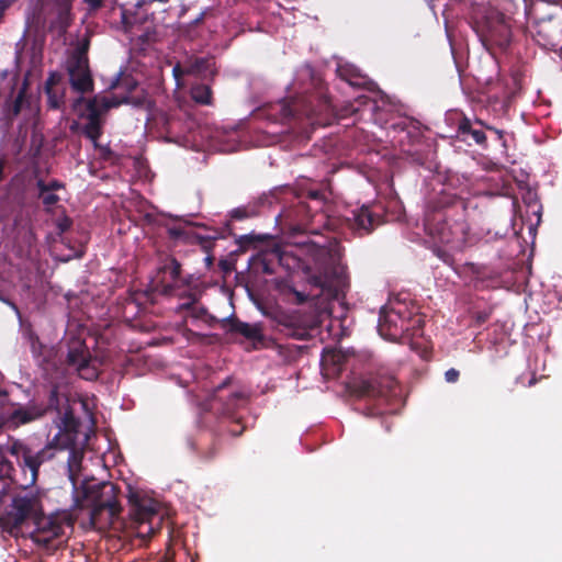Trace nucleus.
<instances>
[{
  "mask_svg": "<svg viewBox=\"0 0 562 562\" xmlns=\"http://www.w3.org/2000/svg\"><path fill=\"white\" fill-rule=\"evenodd\" d=\"M303 289L297 290L292 285L284 289L289 300L302 305L308 301H331L338 299L347 285L344 268L335 263L333 258L325 256L314 266H303Z\"/></svg>",
  "mask_w": 562,
  "mask_h": 562,
  "instance_id": "1",
  "label": "nucleus"
},
{
  "mask_svg": "<svg viewBox=\"0 0 562 562\" xmlns=\"http://www.w3.org/2000/svg\"><path fill=\"white\" fill-rule=\"evenodd\" d=\"M463 200L448 195L428 202L425 212V231L441 244L464 243L470 232Z\"/></svg>",
  "mask_w": 562,
  "mask_h": 562,
  "instance_id": "2",
  "label": "nucleus"
},
{
  "mask_svg": "<svg viewBox=\"0 0 562 562\" xmlns=\"http://www.w3.org/2000/svg\"><path fill=\"white\" fill-rule=\"evenodd\" d=\"M120 488L111 482L85 481L76 491L75 506L89 509V522L104 529L119 518L122 506L117 501Z\"/></svg>",
  "mask_w": 562,
  "mask_h": 562,
  "instance_id": "3",
  "label": "nucleus"
},
{
  "mask_svg": "<svg viewBox=\"0 0 562 562\" xmlns=\"http://www.w3.org/2000/svg\"><path fill=\"white\" fill-rule=\"evenodd\" d=\"M276 121L290 123L306 119L311 126H327L335 120V110L323 89L302 93L289 101L281 100L272 109Z\"/></svg>",
  "mask_w": 562,
  "mask_h": 562,
  "instance_id": "4",
  "label": "nucleus"
},
{
  "mask_svg": "<svg viewBox=\"0 0 562 562\" xmlns=\"http://www.w3.org/2000/svg\"><path fill=\"white\" fill-rule=\"evenodd\" d=\"M42 503L35 495H18L3 515L0 516L2 531L11 537L26 536L41 514Z\"/></svg>",
  "mask_w": 562,
  "mask_h": 562,
  "instance_id": "5",
  "label": "nucleus"
},
{
  "mask_svg": "<svg viewBox=\"0 0 562 562\" xmlns=\"http://www.w3.org/2000/svg\"><path fill=\"white\" fill-rule=\"evenodd\" d=\"M75 518L69 512H55L49 515L38 514L27 536L34 543L47 550H56L65 536L66 529H72Z\"/></svg>",
  "mask_w": 562,
  "mask_h": 562,
  "instance_id": "6",
  "label": "nucleus"
},
{
  "mask_svg": "<svg viewBox=\"0 0 562 562\" xmlns=\"http://www.w3.org/2000/svg\"><path fill=\"white\" fill-rule=\"evenodd\" d=\"M154 2L166 4L169 0H137L135 5L138 11L136 12H131L124 8L120 9L122 30L143 43H149L156 36L154 19H149L146 12Z\"/></svg>",
  "mask_w": 562,
  "mask_h": 562,
  "instance_id": "7",
  "label": "nucleus"
},
{
  "mask_svg": "<svg viewBox=\"0 0 562 562\" xmlns=\"http://www.w3.org/2000/svg\"><path fill=\"white\" fill-rule=\"evenodd\" d=\"M58 407L59 391L57 385H53L46 404L31 401L26 405H19L8 415L7 425L10 428H18L42 418L48 411L58 409Z\"/></svg>",
  "mask_w": 562,
  "mask_h": 562,
  "instance_id": "8",
  "label": "nucleus"
},
{
  "mask_svg": "<svg viewBox=\"0 0 562 562\" xmlns=\"http://www.w3.org/2000/svg\"><path fill=\"white\" fill-rule=\"evenodd\" d=\"M157 277L164 294H172L176 290L188 288L193 276H182V266L173 256H166L157 268Z\"/></svg>",
  "mask_w": 562,
  "mask_h": 562,
  "instance_id": "9",
  "label": "nucleus"
},
{
  "mask_svg": "<svg viewBox=\"0 0 562 562\" xmlns=\"http://www.w3.org/2000/svg\"><path fill=\"white\" fill-rule=\"evenodd\" d=\"M356 392L359 396L390 403L400 394V386L391 375H376L360 381Z\"/></svg>",
  "mask_w": 562,
  "mask_h": 562,
  "instance_id": "10",
  "label": "nucleus"
},
{
  "mask_svg": "<svg viewBox=\"0 0 562 562\" xmlns=\"http://www.w3.org/2000/svg\"><path fill=\"white\" fill-rule=\"evenodd\" d=\"M130 512L128 516L135 527L139 528L148 524L147 533L154 532V520L160 521L158 504L149 497L142 496L137 492L128 495Z\"/></svg>",
  "mask_w": 562,
  "mask_h": 562,
  "instance_id": "11",
  "label": "nucleus"
},
{
  "mask_svg": "<svg viewBox=\"0 0 562 562\" xmlns=\"http://www.w3.org/2000/svg\"><path fill=\"white\" fill-rule=\"evenodd\" d=\"M56 448H59V442L53 439L38 451H34L31 447L23 443H14L12 452L16 454L23 465L31 471L33 481H35L38 475L40 467L55 458Z\"/></svg>",
  "mask_w": 562,
  "mask_h": 562,
  "instance_id": "12",
  "label": "nucleus"
},
{
  "mask_svg": "<svg viewBox=\"0 0 562 562\" xmlns=\"http://www.w3.org/2000/svg\"><path fill=\"white\" fill-rule=\"evenodd\" d=\"M379 334L387 340L395 341L408 335L411 327L403 311L382 307L378 324Z\"/></svg>",
  "mask_w": 562,
  "mask_h": 562,
  "instance_id": "13",
  "label": "nucleus"
},
{
  "mask_svg": "<svg viewBox=\"0 0 562 562\" xmlns=\"http://www.w3.org/2000/svg\"><path fill=\"white\" fill-rule=\"evenodd\" d=\"M66 70L71 88L79 93H88L93 90V78L89 65V58L69 55L66 60Z\"/></svg>",
  "mask_w": 562,
  "mask_h": 562,
  "instance_id": "14",
  "label": "nucleus"
},
{
  "mask_svg": "<svg viewBox=\"0 0 562 562\" xmlns=\"http://www.w3.org/2000/svg\"><path fill=\"white\" fill-rule=\"evenodd\" d=\"M486 127L487 124H485L482 120H471L467 116H463L458 122L457 138L468 144L469 146L477 145L483 149H486L488 147Z\"/></svg>",
  "mask_w": 562,
  "mask_h": 562,
  "instance_id": "15",
  "label": "nucleus"
},
{
  "mask_svg": "<svg viewBox=\"0 0 562 562\" xmlns=\"http://www.w3.org/2000/svg\"><path fill=\"white\" fill-rule=\"evenodd\" d=\"M512 41V31L509 24L505 20L504 14L488 19L486 22V31L483 34L484 44L497 46L499 49H506Z\"/></svg>",
  "mask_w": 562,
  "mask_h": 562,
  "instance_id": "16",
  "label": "nucleus"
},
{
  "mask_svg": "<svg viewBox=\"0 0 562 562\" xmlns=\"http://www.w3.org/2000/svg\"><path fill=\"white\" fill-rule=\"evenodd\" d=\"M346 220L358 236L369 235L382 223L381 217L368 205L352 210Z\"/></svg>",
  "mask_w": 562,
  "mask_h": 562,
  "instance_id": "17",
  "label": "nucleus"
},
{
  "mask_svg": "<svg viewBox=\"0 0 562 562\" xmlns=\"http://www.w3.org/2000/svg\"><path fill=\"white\" fill-rule=\"evenodd\" d=\"M80 427V419L74 415L70 407H67L60 419V431L54 437L59 442V449L75 448Z\"/></svg>",
  "mask_w": 562,
  "mask_h": 562,
  "instance_id": "18",
  "label": "nucleus"
},
{
  "mask_svg": "<svg viewBox=\"0 0 562 562\" xmlns=\"http://www.w3.org/2000/svg\"><path fill=\"white\" fill-rule=\"evenodd\" d=\"M227 333L240 335L252 344L254 349H258L265 344L262 326L258 323L249 324L236 317L227 318Z\"/></svg>",
  "mask_w": 562,
  "mask_h": 562,
  "instance_id": "19",
  "label": "nucleus"
},
{
  "mask_svg": "<svg viewBox=\"0 0 562 562\" xmlns=\"http://www.w3.org/2000/svg\"><path fill=\"white\" fill-rule=\"evenodd\" d=\"M245 401V395L241 392H232L227 401L224 404V413L232 417L231 425L228 427V431L232 436H241L246 429V426L243 424L240 417H236L234 415L235 409L238 407L239 402Z\"/></svg>",
  "mask_w": 562,
  "mask_h": 562,
  "instance_id": "20",
  "label": "nucleus"
},
{
  "mask_svg": "<svg viewBox=\"0 0 562 562\" xmlns=\"http://www.w3.org/2000/svg\"><path fill=\"white\" fill-rule=\"evenodd\" d=\"M91 357L85 340L80 338H72L68 342V351L66 361L67 364L74 368L82 364L87 359Z\"/></svg>",
  "mask_w": 562,
  "mask_h": 562,
  "instance_id": "21",
  "label": "nucleus"
},
{
  "mask_svg": "<svg viewBox=\"0 0 562 562\" xmlns=\"http://www.w3.org/2000/svg\"><path fill=\"white\" fill-rule=\"evenodd\" d=\"M338 77L352 87L361 88L368 83V79L352 65H340L337 68Z\"/></svg>",
  "mask_w": 562,
  "mask_h": 562,
  "instance_id": "22",
  "label": "nucleus"
},
{
  "mask_svg": "<svg viewBox=\"0 0 562 562\" xmlns=\"http://www.w3.org/2000/svg\"><path fill=\"white\" fill-rule=\"evenodd\" d=\"M120 102H116V98H108L104 95H94L87 100L86 109L87 114H93L95 112L97 117H101L102 113L106 112L111 108L119 106Z\"/></svg>",
  "mask_w": 562,
  "mask_h": 562,
  "instance_id": "23",
  "label": "nucleus"
},
{
  "mask_svg": "<svg viewBox=\"0 0 562 562\" xmlns=\"http://www.w3.org/2000/svg\"><path fill=\"white\" fill-rule=\"evenodd\" d=\"M87 124L83 126V135L93 142L97 146V142L102 135V125L100 117H97L95 112L93 114H87Z\"/></svg>",
  "mask_w": 562,
  "mask_h": 562,
  "instance_id": "24",
  "label": "nucleus"
},
{
  "mask_svg": "<svg viewBox=\"0 0 562 562\" xmlns=\"http://www.w3.org/2000/svg\"><path fill=\"white\" fill-rule=\"evenodd\" d=\"M346 362V355L340 350H324L322 355V364L333 367V371L340 372Z\"/></svg>",
  "mask_w": 562,
  "mask_h": 562,
  "instance_id": "25",
  "label": "nucleus"
},
{
  "mask_svg": "<svg viewBox=\"0 0 562 562\" xmlns=\"http://www.w3.org/2000/svg\"><path fill=\"white\" fill-rule=\"evenodd\" d=\"M25 101V89H21L13 101H7L3 106L5 117L12 122L22 111Z\"/></svg>",
  "mask_w": 562,
  "mask_h": 562,
  "instance_id": "26",
  "label": "nucleus"
},
{
  "mask_svg": "<svg viewBox=\"0 0 562 562\" xmlns=\"http://www.w3.org/2000/svg\"><path fill=\"white\" fill-rule=\"evenodd\" d=\"M212 89L210 86L204 83H198L194 85L191 88V98L194 102L202 104V105H209L212 103Z\"/></svg>",
  "mask_w": 562,
  "mask_h": 562,
  "instance_id": "27",
  "label": "nucleus"
},
{
  "mask_svg": "<svg viewBox=\"0 0 562 562\" xmlns=\"http://www.w3.org/2000/svg\"><path fill=\"white\" fill-rule=\"evenodd\" d=\"M72 22L71 4L60 2L57 10L56 23L61 31H66Z\"/></svg>",
  "mask_w": 562,
  "mask_h": 562,
  "instance_id": "28",
  "label": "nucleus"
},
{
  "mask_svg": "<svg viewBox=\"0 0 562 562\" xmlns=\"http://www.w3.org/2000/svg\"><path fill=\"white\" fill-rule=\"evenodd\" d=\"M116 102H120V104L128 103L136 108H144V109H149L151 105V101L149 100L147 94H145L144 92H142L140 94L131 93L128 95H125L122 100L116 99Z\"/></svg>",
  "mask_w": 562,
  "mask_h": 562,
  "instance_id": "29",
  "label": "nucleus"
},
{
  "mask_svg": "<svg viewBox=\"0 0 562 562\" xmlns=\"http://www.w3.org/2000/svg\"><path fill=\"white\" fill-rule=\"evenodd\" d=\"M47 105L52 110H58L64 104V92H59L53 87H45Z\"/></svg>",
  "mask_w": 562,
  "mask_h": 562,
  "instance_id": "30",
  "label": "nucleus"
},
{
  "mask_svg": "<svg viewBox=\"0 0 562 562\" xmlns=\"http://www.w3.org/2000/svg\"><path fill=\"white\" fill-rule=\"evenodd\" d=\"M78 374L85 380H95L99 376L98 369L92 364V359L89 357L86 362L75 368Z\"/></svg>",
  "mask_w": 562,
  "mask_h": 562,
  "instance_id": "31",
  "label": "nucleus"
},
{
  "mask_svg": "<svg viewBox=\"0 0 562 562\" xmlns=\"http://www.w3.org/2000/svg\"><path fill=\"white\" fill-rule=\"evenodd\" d=\"M493 311H494L493 306H487V307H485L483 310H480V311L475 310L473 307V308H471L469 311V313H470V316H471V318L473 321V324L475 326H481V325H483L484 323H486L491 318V316L493 314Z\"/></svg>",
  "mask_w": 562,
  "mask_h": 562,
  "instance_id": "32",
  "label": "nucleus"
},
{
  "mask_svg": "<svg viewBox=\"0 0 562 562\" xmlns=\"http://www.w3.org/2000/svg\"><path fill=\"white\" fill-rule=\"evenodd\" d=\"M214 66L213 57H200L195 58L192 64V69L195 72L205 75L206 72H212V67Z\"/></svg>",
  "mask_w": 562,
  "mask_h": 562,
  "instance_id": "33",
  "label": "nucleus"
},
{
  "mask_svg": "<svg viewBox=\"0 0 562 562\" xmlns=\"http://www.w3.org/2000/svg\"><path fill=\"white\" fill-rule=\"evenodd\" d=\"M37 198L41 200L45 211L47 212H49L52 207L60 201V198L54 191H38Z\"/></svg>",
  "mask_w": 562,
  "mask_h": 562,
  "instance_id": "34",
  "label": "nucleus"
},
{
  "mask_svg": "<svg viewBox=\"0 0 562 562\" xmlns=\"http://www.w3.org/2000/svg\"><path fill=\"white\" fill-rule=\"evenodd\" d=\"M36 188L38 191H43V192H46V191L55 192V191L65 189V183L57 179H53L49 182H45L43 179H37Z\"/></svg>",
  "mask_w": 562,
  "mask_h": 562,
  "instance_id": "35",
  "label": "nucleus"
},
{
  "mask_svg": "<svg viewBox=\"0 0 562 562\" xmlns=\"http://www.w3.org/2000/svg\"><path fill=\"white\" fill-rule=\"evenodd\" d=\"M89 47H90V40H89V37H85L79 42L77 47H75L69 55H74V56L82 57V58H89L88 57Z\"/></svg>",
  "mask_w": 562,
  "mask_h": 562,
  "instance_id": "36",
  "label": "nucleus"
},
{
  "mask_svg": "<svg viewBox=\"0 0 562 562\" xmlns=\"http://www.w3.org/2000/svg\"><path fill=\"white\" fill-rule=\"evenodd\" d=\"M168 236L173 240L187 239L189 237V233L183 226H171L167 229Z\"/></svg>",
  "mask_w": 562,
  "mask_h": 562,
  "instance_id": "37",
  "label": "nucleus"
},
{
  "mask_svg": "<svg viewBox=\"0 0 562 562\" xmlns=\"http://www.w3.org/2000/svg\"><path fill=\"white\" fill-rule=\"evenodd\" d=\"M255 215V212L245 206L236 207L231 212V217L236 221H243Z\"/></svg>",
  "mask_w": 562,
  "mask_h": 562,
  "instance_id": "38",
  "label": "nucleus"
},
{
  "mask_svg": "<svg viewBox=\"0 0 562 562\" xmlns=\"http://www.w3.org/2000/svg\"><path fill=\"white\" fill-rule=\"evenodd\" d=\"M183 302L179 305L180 310H191L198 301L195 293L186 292L184 295H181Z\"/></svg>",
  "mask_w": 562,
  "mask_h": 562,
  "instance_id": "39",
  "label": "nucleus"
},
{
  "mask_svg": "<svg viewBox=\"0 0 562 562\" xmlns=\"http://www.w3.org/2000/svg\"><path fill=\"white\" fill-rule=\"evenodd\" d=\"M406 319L408 321V326L411 327L409 331H412V336L416 335L417 331H419L424 325V321L419 316L406 317Z\"/></svg>",
  "mask_w": 562,
  "mask_h": 562,
  "instance_id": "40",
  "label": "nucleus"
},
{
  "mask_svg": "<svg viewBox=\"0 0 562 562\" xmlns=\"http://www.w3.org/2000/svg\"><path fill=\"white\" fill-rule=\"evenodd\" d=\"M71 225H72V221L68 216H64L63 218H59L56 223L59 234L67 232L71 227Z\"/></svg>",
  "mask_w": 562,
  "mask_h": 562,
  "instance_id": "41",
  "label": "nucleus"
},
{
  "mask_svg": "<svg viewBox=\"0 0 562 562\" xmlns=\"http://www.w3.org/2000/svg\"><path fill=\"white\" fill-rule=\"evenodd\" d=\"M486 132H490L495 135V139L499 143H502L505 146V133L502 130H498L494 126L487 125Z\"/></svg>",
  "mask_w": 562,
  "mask_h": 562,
  "instance_id": "42",
  "label": "nucleus"
},
{
  "mask_svg": "<svg viewBox=\"0 0 562 562\" xmlns=\"http://www.w3.org/2000/svg\"><path fill=\"white\" fill-rule=\"evenodd\" d=\"M460 372L454 368H450L445 373V379L448 383H456L459 380Z\"/></svg>",
  "mask_w": 562,
  "mask_h": 562,
  "instance_id": "43",
  "label": "nucleus"
},
{
  "mask_svg": "<svg viewBox=\"0 0 562 562\" xmlns=\"http://www.w3.org/2000/svg\"><path fill=\"white\" fill-rule=\"evenodd\" d=\"M220 452V446L217 442H213L207 451L204 452V458L206 460H213Z\"/></svg>",
  "mask_w": 562,
  "mask_h": 562,
  "instance_id": "44",
  "label": "nucleus"
},
{
  "mask_svg": "<svg viewBox=\"0 0 562 562\" xmlns=\"http://www.w3.org/2000/svg\"><path fill=\"white\" fill-rule=\"evenodd\" d=\"M85 3L88 4L90 10H99L103 7V0H83Z\"/></svg>",
  "mask_w": 562,
  "mask_h": 562,
  "instance_id": "45",
  "label": "nucleus"
},
{
  "mask_svg": "<svg viewBox=\"0 0 562 562\" xmlns=\"http://www.w3.org/2000/svg\"><path fill=\"white\" fill-rule=\"evenodd\" d=\"M0 301L5 303L7 305H9L16 313V315L19 317L21 316L20 310H19V307L16 306V304L14 302H12L8 297L1 296V295H0Z\"/></svg>",
  "mask_w": 562,
  "mask_h": 562,
  "instance_id": "46",
  "label": "nucleus"
},
{
  "mask_svg": "<svg viewBox=\"0 0 562 562\" xmlns=\"http://www.w3.org/2000/svg\"><path fill=\"white\" fill-rule=\"evenodd\" d=\"M10 469H11V465L8 461H1L0 462V477L7 475Z\"/></svg>",
  "mask_w": 562,
  "mask_h": 562,
  "instance_id": "47",
  "label": "nucleus"
},
{
  "mask_svg": "<svg viewBox=\"0 0 562 562\" xmlns=\"http://www.w3.org/2000/svg\"><path fill=\"white\" fill-rule=\"evenodd\" d=\"M58 77L56 74H50L46 80L45 87H53L57 83Z\"/></svg>",
  "mask_w": 562,
  "mask_h": 562,
  "instance_id": "48",
  "label": "nucleus"
},
{
  "mask_svg": "<svg viewBox=\"0 0 562 562\" xmlns=\"http://www.w3.org/2000/svg\"><path fill=\"white\" fill-rule=\"evenodd\" d=\"M278 323H279L280 325L285 326V327H292V326H293V322H292V319H291L290 317H288V316H281V317L279 318Z\"/></svg>",
  "mask_w": 562,
  "mask_h": 562,
  "instance_id": "49",
  "label": "nucleus"
},
{
  "mask_svg": "<svg viewBox=\"0 0 562 562\" xmlns=\"http://www.w3.org/2000/svg\"><path fill=\"white\" fill-rule=\"evenodd\" d=\"M205 314H206V308L205 307H200V308L194 310V312L192 313V316H194L196 318H201Z\"/></svg>",
  "mask_w": 562,
  "mask_h": 562,
  "instance_id": "50",
  "label": "nucleus"
},
{
  "mask_svg": "<svg viewBox=\"0 0 562 562\" xmlns=\"http://www.w3.org/2000/svg\"><path fill=\"white\" fill-rule=\"evenodd\" d=\"M204 16H205V12H201V13L199 14V16H198V18H195V19L191 22V25H193V26L199 25L200 23H202V22H203Z\"/></svg>",
  "mask_w": 562,
  "mask_h": 562,
  "instance_id": "51",
  "label": "nucleus"
},
{
  "mask_svg": "<svg viewBox=\"0 0 562 562\" xmlns=\"http://www.w3.org/2000/svg\"><path fill=\"white\" fill-rule=\"evenodd\" d=\"M172 72L177 79L180 78V76L182 75V69L179 64L173 67Z\"/></svg>",
  "mask_w": 562,
  "mask_h": 562,
  "instance_id": "52",
  "label": "nucleus"
},
{
  "mask_svg": "<svg viewBox=\"0 0 562 562\" xmlns=\"http://www.w3.org/2000/svg\"><path fill=\"white\" fill-rule=\"evenodd\" d=\"M4 166H5L4 159L0 158V181H2L4 178Z\"/></svg>",
  "mask_w": 562,
  "mask_h": 562,
  "instance_id": "53",
  "label": "nucleus"
},
{
  "mask_svg": "<svg viewBox=\"0 0 562 562\" xmlns=\"http://www.w3.org/2000/svg\"><path fill=\"white\" fill-rule=\"evenodd\" d=\"M252 240V237L248 236V235H243V236H239L238 238V243L240 245H243L244 243H249Z\"/></svg>",
  "mask_w": 562,
  "mask_h": 562,
  "instance_id": "54",
  "label": "nucleus"
},
{
  "mask_svg": "<svg viewBox=\"0 0 562 562\" xmlns=\"http://www.w3.org/2000/svg\"><path fill=\"white\" fill-rule=\"evenodd\" d=\"M158 562H173V554L166 553Z\"/></svg>",
  "mask_w": 562,
  "mask_h": 562,
  "instance_id": "55",
  "label": "nucleus"
},
{
  "mask_svg": "<svg viewBox=\"0 0 562 562\" xmlns=\"http://www.w3.org/2000/svg\"><path fill=\"white\" fill-rule=\"evenodd\" d=\"M126 86L131 89V88H136L137 83L133 79H128V80H126Z\"/></svg>",
  "mask_w": 562,
  "mask_h": 562,
  "instance_id": "56",
  "label": "nucleus"
},
{
  "mask_svg": "<svg viewBox=\"0 0 562 562\" xmlns=\"http://www.w3.org/2000/svg\"><path fill=\"white\" fill-rule=\"evenodd\" d=\"M205 262H206V266H207V267L212 266V263H213V258H212L211 256H207V257L205 258Z\"/></svg>",
  "mask_w": 562,
  "mask_h": 562,
  "instance_id": "57",
  "label": "nucleus"
},
{
  "mask_svg": "<svg viewBox=\"0 0 562 562\" xmlns=\"http://www.w3.org/2000/svg\"><path fill=\"white\" fill-rule=\"evenodd\" d=\"M82 101H85V98H83V97H79V98L77 99L76 103H79V102H82Z\"/></svg>",
  "mask_w": 562,
  "mask_h": 562,
  "instance_id": "58",
  "label": "nucleus"
},
{
  "mask_svg": "<svg viewBox=\"0 0 562 562\" xmlns=\"http://www.w3.org/2000/svg\"><path fill=\"white\" fill-rule=\"evenodd\" d=\"M535 382H536V379H531V380L529 381V385H532Z\"/></svg>",
  "mask_w": 562,
  "mask_h": 562,
  "instance_id": "59",
  "label": "nucleus"
},
{
  "mask_svg": "<svg viewBox=\"0 0 562 562\" xmlns=\"http://www.w3.org/2000/svg\"><path fill=\"white\" fill-rule=\"evenodd\" d=\"M71 1H72V0H63L61 2L70 3V4H71Z\"/></svg>",
  "mask_w": 562,
  "mask_h": 562,
  "instance_id": "60",
  "label": "nucleus"
},
{
  "mask_svg": "<svg viewBox=\"0 0 562 562\" xmlns=\"http://www.w3.org/2000/svg\"><path fill=\"white\" fill-rule=\"evenodd\" d=\"M224 384L223 385H220L218 389H217V392H221L222 389H223Z\"/></svg>",
  "mask_w": 562,
  "mask_h": 562,
  "instance_id": "61",
  "label": "nucleus"
}]
</instances>
